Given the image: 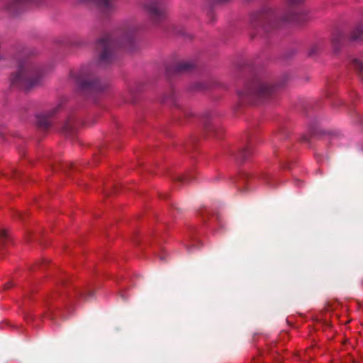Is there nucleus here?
Returning <instances> with one entry per match:
<instances>
[{
    "label": "nucleus",
    "instance_id": "nucleus-8",
    "mask_svg": "<svg viewBox=\"0 0 363 363\" xmlns=\"http://www.w3.org/2000/svg\"><path fill=\"white\" fill-rule=\"evenodd\" d=\"M104 6H108V4H107V2H106V0H104Z\"/></svg>",
    "mask_w": 363,
    "mask_h": 363
},
{
    "label": "nucleus",
    "instance_id": "nucleus-3",
    "mask_svg": "<svg viewBox=\"0 0 363 363\" xmlns=\"http://www.w3.org/2000/svg\"><path fill=\"white\" fill-rule=\"evenodd\" d=\"M145 7L148 14L153 18L161 17L164 13L163 8L155 1H149Z\"/></svg>",
    "mask_w": 363,
    "mask_h": 363
},
{
    "label": "nucleus",
    "instance_id": "nucleus-2",
    "mask_svg": "<svg viewBox=\"0 0 363 363\" xmlns=\"http://www.w3.org/2000/svg\"><path fill=\"white\" fill-rule=\"evenodd\" d=\"M272 87L267 84H259L253 87H246L243 91H240L239 94L246 97H253L261 99L269 95L272 92Z\"/></svg>",
    "mask_w": 363,
    "mask_h": 363
},
{
    "label": "nucleus",
    "instance_id": "nucleus-1",
    "mask_svg": "<svg viewBox=\"0 0 363 363\" xmlns=\"http://www.w3.org/2000/svg\"><path fill=\"white\" fill-rule=\"evenodd\" d=\"M118 44L119 42L110 37L101 38L98 42V49L101 52L99 56L101 62H107L112 57V50Z\"/></svg>",
    "mask_w": 363,
    "mask_h": 363
},
{
    "label": "nucleus",
    "instance_id": "nucleus-4",
    "mask_svg": "<svg viewBox=\"0 0 363 363\" xmlns=\"http://www.w3.org/2000/svg\"><path fill=\"white\" fill-rule=\"evenodd\" d=\"M27 72L24 69H21L18 73L12 78V82L13 84H23L26 80Z\"/></svg>",
    "mask_w": 363,
    "mask_h": 363
},
{
    "label": "nucleus",
    "instance_id": "nucleus-7",
    "mask_svg": "<svg viewBox=\"0 0 363 363\" xmlns=\"http://www.w3.org/2000/svg\"><path fill=\"white\" fill-rule=\"evenodd\" d=\"M353 38H354V39H359V38H360V35H353Z\"/></svg>",
    "mask_w": 363,
    "mask_h": 363
},
{
    "label": "nucleus",
    "instance_id": "nucleus-5",
    "mask_svg": "<svg viewBox=\"0 0 363 363\" xmlns=\"http://www.w3.org/2000/svg\"><path fill=\"white\" fill-rule=\"evenodd\" d=\"M354 65L355 67L361 71H363V62L359 60H355L354 61Z\"/></svg>",
    "mask_w": 363,
    "mask_h": 363
},
{
    "label": "nucleus",
    "instance_id": "nucleus-6",
    "mask_svg": "<svg viewBox=\"0 0 363 363\" xmlns=\"http://www.w3.org/2000/svg\"><path fill=\"white\" fill-rule=\"evenodd\" d=\"M6 235H7V233H6V230H4V229L0 230V239L5 238L6 236Z\"/></svg>",
    "mask_w": 363,
    "mask_h": 363
}]
</instances>
